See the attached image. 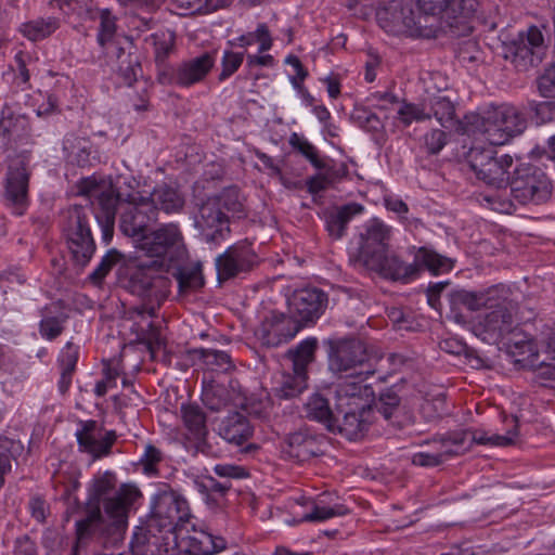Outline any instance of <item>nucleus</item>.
<instances>
[{"label":"nucleus","instance_id":"1","mask_svg":"<svg viewBox=\"0 0 555 555\" xmlns=\"http://www.w3.org/2000/svg\"><path fill=\"white\" fill-rule=\"evenodd\" d=\"M112 472L98 473L88 485L86 517L76 521V543L72 555H78V547L88 540H94L104 547L117 546L125 539L128 513L142 496L134 485L125 483L109 496L116 487Z\"/></svg>","mask_w":555,"mask_h":555},{"label":"nucleus","instance_id":"2","mask_svg":"<svg viewBox=\"0 0 555 555\" xmlns=\"http://www.w3.org/2000/svg\"><path fill=\"white\" fill-rule=\"evenodd\" d=\"M80 193L93 199V214L102 230V240L109 243L114 234L116 212L119 211V230L135 242L139 248L140 240L146 237L149 229L157 221V207L151 201L140 197L138 201L129 196L122 199L112 184H99L86 179L81 181Z\"/></svg>","mask_w":555,"mask_h":555},{"label":"nucleus","instance_id":"3","mask_svg":"<svg viewBox=\"0 0 555 555\" xmlns=\"http://www.w3.org/2000/svg\"><path fill=\"white\" fill-rule=\"evenodd\" d=\"M157 260L140 264L128 280V289L142 298L143 304L130 310L132 318L139 317L144 323L134 322L131 332L135 334V340L152 349L154 343H158V328L145 317H155L160 304L166 298L169 286L168 276H164L165 270L156 266Z\"/></svg>","mask_w":555,"mask_h":555},{"label":"nucleus","instance_id":"4","mask_svg":"<svg viewBox=\"0 0 555 555\" xmlns=\"http://www.w3.org/2000/svg\"><path fill=\"white\" fill-rule=\"evenodd\" d=\"M526 128L527 120L522 112L508 103L487 105L466 114L462 120L465 133L479 134L491 145H504L520 135Z\"/></svg>","mask_w":555,"mask_h":555},{"label":"nucleus","instance_id":"5","mask_svg":"<svg viewBox=\"0 0 555 555\" xmlns=\"http://www.w3.org/2000/svg\"><path fill=\"white\" fill-rule=\"evenodd\" d=\"M468 164L477 179L499 190L495 194L486 197L492 204L493 209L512 214L515 205L506 196L508 169L513 165L512 156L508 154L499 155L492 147H473L468 154Z\"/></svg>","mask_w":555,"mask_h":555},{"label":"nucleus","instance_id":"6","mask_svg":"<svg viewBox=\"0 0 555 555\" xmlns=\"http://www.w3.org/2000/svg\"><path fill=\"white\" fill-rule=\"evenodd\" d=\"M193 517L188 500L169 485H160L151 498L145 524L151 531L166 534L177 545L178 531Z\"/></svg>","mask_w":555,"mask_h":555},{"label":"nucleus","instance_id":"7","mask_svg":"<svg viewBox=\"0 0 555 555\" xmlns=\"http://www.w3.org/2000/svg\"><path fill=\"white\" fill-rule=\"evenodd\" d=\"M376 21L382 29L395 36L431 39L440 31V25L435 17L422 15L405 0H390L379 7L376 11Z\"/></svg>","mask_w":555,"mask_h":555},{"label":"nucleus","instance_id":"8","mask_svg":"<svg viewBox=\"0 0 555 555\" xmlns=\"http://www.w3.org/2000/svg\"><path fill=\"white\" fill-rule=\"evenodd\" d=\"M378 266L369 267L367 270L375 271L386 279L408 283L416 279L422 269H427L434 274L450 269L449 259L436 251L420 247L412 263H406L395 253L386 251L378 259Z\"/></svg>","mask_w":555,"mask_h":555},{"label":"nucleus","instance_id":"9","mask_svg":"<svg viewBox=\"0 0 555 555\" xmlns=\"http://www.w3.org/2000/svg\"><path fill=\"white\" fill-rule=\"evenodd\" d=\"M324 344L327 347V363L332 373L358 377L364 373L374 374V369L369 363L366 344L360 338H328Z\"/></svg>","mask_w":555,"mask_h":555},{"label":"nucleus","instance_id":"10","mask_svg":"<svg viewBox=\"0 0 555 555\" xmlns=\"http://www.w3.org/2000/svg\"><path fill=\"white\" fill-rule=\"evenodd\" d=\"M481 0H416L422 15L435 17L440 25L449 28L452 36H468L473 28L469 20Z\"/></svg>","mask_w":555,"mask_h":555},{"label":"nucleus","instance_id":"11","mask_svg":"<svg viewBox=\"0 0 555 555\" xmlns=\"http://www.w3.org/2000/svg\"><path fill=\"white\" fill-rule=\"evenodd\" d=\"M90 220L89 209L80 205L70 206L64 212L63 232L72 258L80 267L89 263L95 251Z\"/></svg>","mask_w":555,"mask_h":555},{"label":"nucleus","instance_id":"12","mask_svg":"<svg viewBox=\"0 0 555 555\" xmlns=\"http://www.w3.org/2000/svg\"><path fill=\"white\" fill-rule=\"evenodd\" d=\"M29 151H22L8 159L2 198L4 205L16 216H23L29 205Z\"/></svg>","mask_w":555,"mask_h":555},{"label":"nucleus","instance_id":"13","mask_svg":"<svg viewBox=\"0 0 555 555\" xmlns=\"http://www.w3.org/2000/svg\"><path fill=\"white\" fill-rule=\"evenodd\" d=\"M546 46L541 29L529 26L519 31L516 37L503 42L502 55L511 62L516 70L527 72L537 67L545 55Z\"/></svg>","mask_w":555,"mask_h":555},{"label":"nucleus","instance_id":"14","mask_svg":"<svg viewBox=\"0 0 555 555\" xmlns=\"http://www.w3.org/2000/svg\"><path fill=\"white\" fill-rule=\"evenodd\" d=\"M551 192L550 180L541 168L521 165L515 169L506 196L520 205H539L550 198Z\"/></svg>","mask_w":555,"mask_h":555},{"label":"nucleus","instance_id":"15","mask_svg":"<svg viewBox=\"0 0 555 555\" xmlns=\"http://www.w3.org/2000/svg\"><path fill=\"white\" fill-rule=\"evenodd\" d=\"M392 229L378 218L367 220L358 235V249L353 256L356 266L367 269L378 266V259L388 251Z\"/></svg>","mask_w":555,"mask_h":555},{"label":"nucleus","instance_id":"16","mask_svg":"<svg viewBox=\"0 0 555 555\" xmlns=\"http://www.w3.org/2000/svg\"><path fill=\"white\" fill-rule=\"evenodd\" d=\"M216 63V52H204L171 66L160 67L158 82L164 86L190 88L205 80Z\"/></svg>","mask_w":555,"mask_h":555},{"label":"nucleus","instance_id":"17","mask_svg":"<svg viewBox=\"0 0 555 555\" xmlns=\"http://www.w3.org/2000/svg\"><path fill=\"white\" fill-rule=\"evenodd\" d=\"M154 260L173 261L186 257L182 232L177 223L162 224L140 240L139 248Z\"/></svg>","mask_w":555,"mask_h":555},{"label":"nucleus","instance_id":"18","mask_svg":"<svg viewBox=\"0 0 555 555\" xmlns=\"http://www.w3.org/2000/svg\"><path fill=\"white\" fill-rule=\"evenodd\" d=\"M258 257L247 240L240 241L229 246L225 251L216 258L218 281L238 276L249 272L257 264Z\"/></svg>","mask_w":555,"mask_h":555},{"label":"nucleus","instance_id":"19","mask_svg":"<svg viewBox=\"0 0 555 555\" xmlns=\"http://www.w3.org/2000/svg\"><path fill=\"white\" fill-rule=\"evenodd\" d=\"M499 286L500 291L493 296L495 299L491 301L492 304L485 306L490 311L485 315L482 324L487 332L505 337L513 332L518 305L508 298L507 288Z\"/></svg>","mask_w":555,"mask_h":555},{"label":"nucleus","instance_id":"20","mask_svg":"<svg viewBox=\"0 0 555 555\" xmlns=\"http://www.w3.org/2000/svg\"><path fill=\"white\" fill-rule=\"evenodd\" d=\"M328 296L317 287L297 289L288 298L289 314L301 324L314 323L325 311Z\"/></svg>","mask_w":555,"mask_h":555},{"label":"nucleus","instance_id":"21","mask_svg":"<svg viewBox=\"0 0 555 555\" xmlns=\"http://www.w3.org/2000/svg\"><path fill=\"white\" fill-rule=\"evenodd\" d=\"M218 202L208 198L199 207L195 217L194 225L198 230L203 241L208 244H220L224 241L230 230V219L223 210L218 207Z\"/></svg>","mask_w":555,"mask_h":555},{"label":"nucleus","instance_id":"22","mask_svg":"<svg viewBox=\"0 0 555 555\" xmlns=\"http://www.w3.org/2000/svg\"><path fill=\"white\" fill-rule=\"evenodd\" d=\"M79 425L76 438L80 452L90 454L93 460L111 454L117 439L114 430H104L94 420L81 421Z\"/></svg>","mask_w":555,"mask_h":555},{"label":"nucleus","instance_id":"23","mask_svg":"<svg viewBox=\"0 0 555 555\" xmlns=\"http://www.w3.org/2000/svg\"><path fill=\"white\" fill-rule=\"evenodd\" d=\"M26 144H34L28 117L15 114L12 107L5 104L0 113V149L8 151Z\"/></svg>","mask_w":555,"mask_h":555},{"label":"nucleus","instance_id":"24","mask_svg":"<svg viewBox=\"0 0 555 555\" xmlns=\"http://www.w3.org/2000/svg\"><path fill=\"white\" fill-rule=\"evenodd\" d=\"M300 330L301 324L292 315L273 312L260 324L256 335L262 345L278 347L293 339Z\"/></svg>","mask_w":555,"mask_h":555},{"label":"nucleus","instance_id":"25","mask_svg":"<svg viewBox=\"0 0 555 555\" xmlns=\"http://www.w3.org/2000/svg\"><path fill=\"white\" fill-rule=\"evenodd\" d=\"M323 437L309 429L289 433L283 440L282 452L285 456L298 462H306L323 454Z\"/></svg>","mask_w":555,"mask_h":555},{"label":"nucleus","instance_id":"26","mask_svg":"<svg viewBox=\"0 0 555 555\" xmlns=\"http://www.w3.org/2000/svg\"><path fill=\"white\" fill-rule=\"evenodd\" d=\"M369 376L365 373L361 377L346 376L347 379L338 384L335 393L340 410L350 405L354 409H370L369 402L374 397V390L365 384Z\"/></svg>","mask_w":555,"mask_h":555},{"label":"nucleus","instance_id":"27","mask_svg":"<svg viewBox=\"0 0 555 555\" xmlns=\"http://www.w3.org/2000/svg\"><path fill=\"white\" fill-rule=\"evenodd\" d=\"M185 260L186 257L173 261L165 259L155 262L156 266L164 268L166 275L172 276L177 281L178 291L181 295L195 292L204 285L202 266L199 263L189 264Z\"/></svg>","mask_w":555,"mask_h":555},{"label":"nucleus","instance_id":"28","mask_svg":"<svg viewBox=\"0 0 555 555\" xmlns=\"http://www.w3.org/2000/svg\"><path fill=\"white\" fill-rule=\"evenodd\" d=\"M367 410L354 409L352 405L340 410L338 404H336V415L330 431L339 434L349 440L362 438L370 426V423L364 417Z\"/></svg>","mask_w":555,"mask_h":555},{"label":"nucleus","instance_id":"29","mask_svg":"<svg viewBox=\"0 0 555 555\" xmlns=\"http://www.w3.org/2000/svg\"><path fill=\"white\" fill-rule=\"evenodd\" d=\"M175 546L166 534L157 530L151 531L146 524L135 529L130 542L132 555H167Z\"/></svg>","mask_w":555,"mask_h":555},{"label":"nucleus","instance_id":"30","mask_svg":"<svg viewBox=\"0 0 555 555\" xmlns=\"http://www.w3.org/2000/svg\"><path fill=\"white\" fill-rule=\"evenodd\" d=\"M500 291V286H493L488 288L485 292H470L466 289H456L453 291L450 297V306L451 310L454 313L455 320L457 322H465V318L460 313L462 309H466L468 311H478L485 306L489 305L495 295V292Z\"/></svg>","mask_w":555,"mask_h":555},{"label":"nucleus","instance_id":"31","mask_svg":"<svg viewBox=\"0 0 555 555\" xmlns=\"http://www.w3.org/2000/svg\"><path fill=\"white\" fill-rule=\"evenodd\" d=\"M364 207L358 203H348L333 207L324 212L325 228L333 240H340L351 219L362 214Z\"/></svg>","mask_w":555,"mask_h":555},{"label":"nucleus","instance_id":"32","mask_svg":"<svg viewBox=\"0 0 555 555\" xmlns=\"http://www.w3.org/2000/svg\"><path fill=\"white\" fill-rule=\"evenodd\" d=\"M185 552L190 555H212L227 547V541L220 535H214L205 529L192 526V533L183 539Z\"/></svg>","mask_w":555,"mask_h":555},{"label":"nucleus","instance_id":"33","mask_svg":"<svg viewBox=\"0 0 555 555\" xmlns=\"http://www.w3.org/2000/svg\"><path fill=\"white\" fill-rule=\"evenodd\" d=\"M540 94L546 99L535 106V115L542 122L555 119V63L538 80Z\"/></svg>","mask_w":555,"mask_h":555},{"label":"nucleus","instance_id":"34","mask_svg":"<svg viewBox=\"0 0 555 555\" xmlns=\"http://www.w3.org/2000/svg\"><path fill=\"white\" fill-rule=\"evenodd\" d=\"M219 435L228 442L241 446L253 435L247 416L235 412L227 416L219 425Z\"/></svg>","mask_w":555,"mask_h":555},{"label":"nucleus","instance_id":"35","mask_svg":"<svg viewBox=\"0 0 555 555\" xmlns=\"http://www.w3.org/2000/svg\"><path fill=\"white\" fill-rule=\"evenodd\" d=\"M112 53L116 56L117 61V73L122 78L127 86H132L138 80V77L142 75V67L139 55L131 52H126L124 48L113 46Z\"/></svg>","mask_w":555,"mask_h":555},{"label":"nucleus","instance_id":"36","mask_svg":"<svg viewBox=\"0 0 555 555\" xmlns=\"http://www.w3.org/2000/svg\"><path fill=\"white\" fill-rule=\"evenodd\" d=\"M145 201L157 207V211L164 210L167 214L180 212L184 207V197L175 188L168 185H160L150 194L149 197H144Z\"/></svg>","mask_w":555,"mask_h":555},{"label":"nucleus","instance_id":"37","mask_svg":"<svg viewBox=\"0 0 555 555\" xmlns=\"http://www.w3.org/2000/svg\"><path fill=\"white\" fill-rule=\"evenodd\" d=\"M427 111L435 117L442 127L452 128L459 124L455 115L454 103L446 95H433L426 102ZM462 127V121L460 122Z\"/></svg>","mask_w":555,"mask_h":555},{"label":"nucleus","instance_id":"38","mask_svg":"<svg viewBox=\"0 0 555 555\" xmlns=\"http://www.w3.org/2000/svg\"><path fill=\"white\" fill-rule=\"evenodd\" d=\"M306 417L321 423L330 431L336 415V409L330 406L328 400L320 393H313L305 403Z\"/></svg>","mask_w":555,"mask_h":555},{"label":"nucleus","instance_id":"39","mask_svg":"<svg viewBox=\"0 0 555 555\" xmlns=\"http://www.w3.org/2000/svg\"><path fill=\"white\" fill-rule=\"evenodd\" d=\"M182 421L189 434L196 440L205 439L208 434L206 414L197 404L181 405Z\"/></svg>","mask_w":555,"mask_h":555},{"label":"nucleus","instance_id":"40","mask_svg":"<svg viewBox=\"0 0 555 555\" xmlns=\"http://www.w3.org/2000/svg\"><path fill=\"white\" fill-rule=\"evenodd\" d=\"M60 27V20L55 16L37 17L20 26L22 35L30 41H39L50 37Z\"/></svg>","mask_w":555,"mask_h":555},{"label":"nucleus","instance_id":"41","mask_svg":"<svg viewBox=\"0 0 555 555\" xmlns=\"http://www.w3.org/2000/svg\"><path fill=\"white\" fill-rule=\"evenodd\" d=\"M79 357V347L68 341L61 350L59 364L61 369V378L59 380V389L65 393L72 385L73 374Z\"/></svg>","mask_w":555,"mask_h":555},{"label":"nucleus","instance_id":"42","mask_svg":"<svg viewBox=\"0 0 555 555\" xmlns=\"http://www.w3.org/2000/svg\"><path fill=\"white\" fill-rule=\"evenodd\" d=\"M145 42L152 46L154 49L157 73L159 72L160 67L170 66L166 63V60L175 49L176 35L173 31H156L146 37Z\"/></svg>","mask_w":555,"mask_h":555},{"label":"nucleus","instance_id":"43","mask_svg":"<svg viewBox=\"0 0 555 555\" xmlns=\"http://www.w3.org/2000/svg\"><path fill=\"white\" fill-rule=\"evenodd\" d=\"M292 149L300 154L315 169H328V158L321 156L317 146H314L307 138L296 132L292 133L288 139Z\"/></svg>","mask_w":555,"mask_h":555},{"label":"nucleus","instance_id":"44","mask_svg":"<svg viewBox=\"0 0 555 555\" xmlns=\"http://www.w3.org/2000/svg\"><path fill=\"white\" fill-rule=\"evenodd\" d=\"M318 339L308 337L300 341L294 349L288 350V357L293 363V371L307 372V367L315 359Z\"/></svg>","mask_w":555,"mask_h":555},{"label":"nucleus","instance_id":"45","mask_svg":"<svg viewBox=\"0 0 555 555\" xmlns=\"http://www.w3.org/2000/svg\"><path fill=\"white\" fill-rule=\"evenodd\" d=\"M400 403L401 399L398 393L389 388L379 393L378 399L374 402V408L385 421L391 425H398L401 410Z\"/></svg>","mask_w":555,"mask_h":555},{"label":"nucleus","instance_id":"46","mask_svg":"<svg viewBox=\"0 0 555 555\" xmlns=\"http://www.w3.org/2000/svg\"><path fill=\"white\" fill-rule=\"evenodd\" d=\"M210 199L218 202V207L221 210L232 214L235 218H245L247 215L244 197L235 186L223 190L219 196L210 197Z\"/></svg>","mask_w":555,"mask_h":555},{"label":"nucleus","instance_id":"47","mask_svg":"<svg viewBox=\"0 0 555 555\" xmlns=\"http://www.w3.org/2000/svg\"><path fill=\"white\" fill-rule=\"evenodd\" d=\"M307 372L293 371L284 374L280 386L275 388V395L281 399H293L307 388Z\"/></svg>","mask_w":555,"mask_h":555},{"label":"nucleus","instance_id":"48","mask_svg":"<svg viewBox=\"0 0 555 555\" xmlns=\"http://www.w3.org/2000/svg\"><path fill=\"white\" fill-rule=\"evenodd\" d=\"M439 443L447 456L457 455L470 448V430H457L443 436Z\"/></svg>","mask_w":555,"mask_h":555},{"label":"nucleus","instance_id":"49","mask_svg":"<svg viewBox=\"0 0 555 555\" xmlns=\"http://www.w3.org/2000/svg\"><path fill=\"white\" fill-rule=\"evenodd\" d=\"M100 27L98 34V42L101 47L106 48L107 52L112 51V47L116 46L113 42L116 33V17L111 10L102 9L99 11Z\"/></svg>","mask_w":555,"mask_h":555},{"label":"nucleus","instance_id":"50","mask_svg":"<svg viewBox=\"0 0 555 555\" xmlns=\"http://www.w3.org/2000/svg\"><path fill=\"white\" fill-rule=\"evenodd\" d=\"M193 353L203 360L211 370L225 372L234 366L231 356L225 351L198 348L194 349Z\"/></svg>","mask_w":555,"mask_h":555},{"label":"nucleus","instance_id":"51","mask_svg":"<svg viewBox=\"0 0 555 555\" xmlns=\"http://www.w3.org/2000/svg\"><path fill=\"white\" fill-rule=\"evenodd\" d=\"M349 508L340 503L334 504L333 506H322L319 504H313L312 511L310 513L305 514L300 521L301 522H319L325 521L333 517L345 516L349 514Z\"/></svg>","mask_w":555,"mask_h":555},{"label":"nucleus","instance_id":"52","mask_svg":"<svg viewBox=\"0 0 555 555\" xmlns=\"http://www.w3.org/2000/svg\"><path fill=\"white\" fill-rule=\"evenodd\" d=\"M124 256L117 249H109L101 259L96 268L90 273V281L99 285L111 272V270L122 260Z\"/></svg>","mask_w":555,"mask_h":555},{"label":"nucleus","instance_id":"53","mask_svg":"<svg viewBox=\"0 0 555 555\" xmlns=\"http://www.w3.org/2000/svg\"><path fill=\"white\" fill-rule=\"evenodd\" d=\"M122 374L119 361H108L103 369V379L99 380L94 387L96 397H103L108 389L116 387L117 378Z\"/></svg>","mask_w":555,"mask_h":555},{"label":"nucleus","instance_id":"54","mask_svg":"<svg viewBox=\"0 0 555 555\" xmlns=\"http://www.w3.org/2000/svg\"><path fill=\"white\" fill-rule=\"evenodd\" d=\"M202 401L210 411L218 412L228 405V390L222 386H210L203 390Z\"/></svg>","mask_w":555,"mask_h":555},{"label":"nucleus","instance_id":"55","mask_svg":"<svg viewBox=\"0 0 555 555\" xmlns=\"http://www.w3.org/2000/svg\"><path fill=\"white\" fill-rule=\"evenodd\" d=\"M66 320V314L43 317L39 323L40 335L48 340L55 339L63 333Z\"/></svg>","mask_w":555,"mask_h":555},{"label":"nucleus","instance_id":"56","mask_svg":"<svg viewBox=\"0 0 555 555\" xmlns=\"http://www.w3.org/2000/svg\"><path fill=\"white\" fill-rule=\"evenodd\" d=\"M504 338L507 339L508 347L515 354H532L534 352L533 341L519 331L518 324L516 323L514 324L513 332L506 334Z\"/></svg>","mask_w":555,"mask_h":555},{"label":"nucleus","instance_id":"57","mask_svg":"<svg viewBox=\"0 0 555 555\" xmlns=\"http://www.w3.org/2000/svg\"><path fill=\"white\" fill-rule=\"evenodd\" d=\"M401 121L409 126L413 121H424L431 118V114L427 111L426 102L423 104L406 103L402 105L398 112Z\"/></svg>","mask_w":555,"mask_h":555},{"label":"nucleus","instance_id":"58","mask_svg":"<svg viewBox=\"0 0 555 555\" xmlns=\"http://www.w3.org/2000/svg\"><path fill=\"white\" fill-rule=\"evenodd\" d=\"M420 412L427 422L440 418L447 413L446 397L438 395L431 399H425L421 404Z\"/></svg>","mask_w":555,"mask_h":555},{"label":"nucleus","instance_id":"59","mask_svg":"<svg viewBox=\"0 0 555 555\" xmlns=\"http://www.w3.org/2000/svg\"><path fill=\"white\" fill-rule=\"evenodd\" d=\"M351 118L359 127L370 132H376L383 127L379 117L365 107H356Z\"/></svg>","mask_w":555,"mask_h":555},{"label":"nucleus","instance_id":"60","mask_svg":"<svg viewBox=\"0 0 555 555\" xmlns=\"http://www.w3.org/2000/svg\"><path fill=\"white\" fill-rule=\"evenodd\" d=\"M447 144V133L440 129H433L423 138V146L427 154L437 155Z\"/></svg>","mask_w":555,"mask_h":555},{"label":"nucleus","instance_id":"61","mask_svg":"<svg viewBox=\"0 0 555 555\" xmlns=\"http://www.w3.org/2000/svg\"><path fill=\"white\" fill-rule=\"evenodd\" d=\"M244 60V53L225 51L223 53L222 62H221V73L219 74L218 79L223 81L232 76L242 65Z\"/></svg>","mask_w":555,"mask_h":555},{"label":"nucleus","instance_id":"62","mask_svg":"<svg viewBox=\"0 0 555 555\" xmlns=\"http://www.w3.org/2000/svg\"><path fill=\"white\" fill-rule=\"evenodd\" d=\"M198 490L207 495L217 494L223 496L231 488V481H218L214 477H206L197 483Z\"/></svg>","mask_w":555,"mask_h":555},{"label":"nucleus","instance_id":"63","mask_svg":"<svg viewBox=\"0 0 555 555\" xmlns=\"http://www.w3.org/2000/svg\"><path fill=\"white\" fill-rule=\"evenodd\" d=\"M162 452L153 444H146L143 455L141 456L140 463L143 466L145 474H155L157 472V464L162 461Z\"/></svg>","mask_w":555,"mask_h":555},{"label":"nucleus","instance_id":"64","mask_svg":"<svg viewBox=\"0 0 555 555\" xmlns=\"http://www.w3.org/2000/svg\"><path fill=\"white\" fill-rule=\"evenodd\" d=\"M28 511L31 517L39 524H44L50 514L48 502L40 495H33L29 499Z\"/></svg>","mask_w":555,"mask_h":555}]
</instances>
